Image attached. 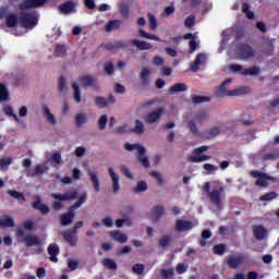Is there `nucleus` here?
I'll return each instance as SVG.
<instances>
[{"mask_svg":"<svg viewBox=\"0 0 279 279\" xmlns=\"http://www.w3.org/2000/svg\"><path fill=\"white\" fill-rule=\"evenodd\" d=\"M73 219H75V213L68 211L60 216V223L61 226H71V223H73Z\"/></svg>","mask_w":279,"mask_h":279,"instance_id":"obj_19","label":"nucleus"},{"mask_svg":"<svg viewBox=\"0 0 279 279\" xmlns=\"http://www.w3.org/2000/svg\"><path fill=\"white\" fill-rule=\"evenodd\" d=\"M72 88L74 90V100L76 101V104H81L82 90L80 89V85L77 83H73Z\"/></svg>","mask_w":279,"mask_h":279,"instance_id":"obj_33","label":"nucleus"},{"mask_svg":"<svg viewBox=\"0 0 279 279\" xmlns=\"http://www.w3.org/2000/svg\"><path fill=\"white\" fill-rule=\"evenodd\" d=\"M108 172L112 180L113 193H119V189H121V185H119V174L114 173V169H112V168H109Z\"/></svg>","mask_w":279,"mask_h":279,"instance_id":"obj_20","label":"nucleus"},{"mask_svg":"<svg viewBox=\"0 0 279 279\" xmlns=\"http://www.w3.org/2000/svg\"><path fill=\"white\" fill-rule=\"evenodd\" d=\"M227 245L226 244H216L214 245L213 252L214 254H216L217 256H223L226 254V250H227Z\"/></svg>","mask_w":279,"mask_h":279,"instance_id":"obj_35","label":"nucleus"},{"mask_svg":"<svg viewBox=\"0 0 279 279\" xmlns=\"http://www.w3.org/2000/svg\"><path fill=\"white\" fill-rule=\"evenodd\" d=\"M108 123V116L104 114L98 120V128L99 130H106V125Z\"/></svg>","mask_w":279,"mask_h":279,"instance_id":"obj_58","label":"nucleus"},{"mask_svg":"<svg viewBox=\"0 0 279 279\" xmlns=\"http://www.w3.org/2000/svg\"><path fill=\"white\" fill-rule=\"evenodd\" d=\"M141 38H146L147 40H160V37L154 35V34H149L147 32H145L144 29H140L138 32Z\"/></svg>","mask_w":279,"mask_h":279,"instance_id":"obj_40","label":"nucleus"},{"mask_svg":"<svg viewBox=\"0 0 279 279\" xmlns=\"http://www.w3.org/2000/svg\"><path fill=\"white\" fill-rule=\"evenodd\" d=\"M111 236L113 241H117L118 243H128V234L122 233L121 231L111 233Z\"/></svg>","mask_w":279,"mask_h":279,"instance_id":"obj_28","label":"nucleus"},{"mask_svg":"<svg viewBox=\"0 0 279 279\" xmlns=\"http://www.w3.org/2000/svg\"><path fill=\"white\" fill-rule=\"evenodd\" d=\"M54 53L59 58H64V56H66V47L64 45H58L54 49Z\"/></svg>","mask_w":279,"mask_h":279,"instance_id":"obj_46","label":"nucleus"},{"mask_svg":"<svg viewBox=\"0 0 279 279\" xmlns=\"http://www.w3.org/2000/svg\"><path fill=\"white\" fill-rule=\"evenodd\" d=\"M187 269H189V266L181 263L177 265L175 271L177 274H179V276H182V274H185Z\"/></svg>","mask_w":279,"mask_h":279,"instance_id":"obj_61","label":"nucleus"},{"mask_svg":"<svg viewBox=\"0 0 279 279\" xmlns=\"http://www.w3.org/2000/svg\"><path fill=\"white\" fill-rule=\"evenodd\" d=\"M162 114H165V108L159 107L157 110L148 113V116L146 117V121L151 124V123H156V121H159L160 118L162 117Z\"/></svg>","mask_w":279,"mask_h":279,"instance_id":"obj_11","label":"nucleus"},{"mask_svg":"<svg viewBox=\"0 0 279 279\" xmlns=\"http://www.w3.org/2000/svg\"><path fill=\"white\" fill-rule=\"evenodd\" d=\"M104 71L108 75H112L114 73V64L111 61H108L104 64Z\"/></svg>","mask_w":279,"mask_h":279,"instance_id":"obj_52","label":"nucleus"},{"mask_svg":"<svg viewBox=\"0 0 279 279\" xmlns=\"http://www.w3.org/2000/svg\"><path fill=\"white\" fill-rule=\"evenodd\" d=\"M94 101L97 108H100V109L108 108V99H106L105 97L97 96L94 99Z\"/></svg>","mask_w":279,"mask_h":279,"instance_id":"obj_34","label":"nucleus"},{"mask_svg":"<svg viewBox=\"0 0 279 279\" xmlns=\"http://www.w3.org/2000/svg\"><path fill=\"white\" fill-rule=\"evenodd\" d=\"M8 195L13 197V199H17L19 202L25 203L27 199L25 198V195L21 192H17L16 190H9Z\"/></svg>","mask_w":279,"mask_h":279,"instance_id":"obj_29","label":"nucleus"},{"mask_svg":"<svg viewBox=\"0 0 279 279\" xmlns=\"http://www.w3.org/2000/svg\"><path fill=\"white\" fill-rule=\"evenodd\" d=\"M104 267H107V269H111L112 271H117L118 266L117 262L112 260L111 258H105L102 260Z\"/></svg>","mask_w":279,"mask_h":279,"instance_id":"obj_36","label":"nucleus"},{"mask_svg":"<svg viewBox=\"0 0 279 279\" xmlns=\"http://www.w3.org/2000/svg\"><path fill=\"white\" fill-rule=\"evenodd\" d=\"M10 165H12V158L10 157L0 158V169H8Z\"/></svg>","mask_w":279,"mask_h":279,"instance_id":"obj_50","label":"nucleus"},{"mask_svg":"<svg viewBox=\"0 0 279 279\" xmlns=\"http://www.w3.org/2000/svg\"><path fill=\"white\" fill-rule=\"evenodd\" d=\"M147 182L140 181L135 187H133V193H145L147 191Z\"/></svg>","mask_w":279,"mask_h":279,"instance_id":"obj_39","label":"nucleus"},{"mask_svg":"<svg viewBox=\"0 0 279 279\" xmlns=\"http://www.w3.org/2000/svg\"><path fill=\"white\" fill-rule=\"evenodd\" d=\"M121 27V21L120 20H111L107 23L105 26L106 32H112L114 29H119Z\"/></svg>","mask_w":279,"mask_h":279,"instance_id":"obj_30","label":"nucleus"},{"mask_svg":"<svg viewBox=\"0 0 279 279\" xmlns=\"http://www.w3.org/2000/svg\"><path fill=\"white\" fill-rule=\"evenodd\" d=\"M189 90V87L184 83H177L169 88L170 95H175V93H184Z\"/></svg>","mask_w":279,"mask_h":279,"instance_id":"obj_25","label":"nucleus"},{"mask_svg":"<svg viewBox=\"0 0 279 279\" xmlns=\"http://www.w3.org/2000/svg\"><path fill=\"white\" fill-rule=\"evenodd\" d=\"M89 175V180L93 183L94 186V191L96 193H99V177H97V174L95 172H88Z\"/></svg>","mask_w":279,"mask_h":279,"instance_id":"obj_32","label":"nucleus"},{"mask_svg":"<svg viewBox=\"0 0 279 279\" xmlns=\"http://www.w3.org/2000/svg\"><path fill=\"white\" fill-rule=\"evenodd\" d=\"M0 227L1 228H14V219H12L8 215H4L2 218H0Z\"/></svg>","mask_w":279,"mask_h":279,"instance_id":"obj_27","label":"nucleus"},{"mask_svg":"<svg viewBox=\"0 0 279 279\" xmlns=\"http://www.w3.org/2000/svg\"><path fill=\"white\" fill-rule=\"evenodd\" d=\"M276 197H278V194L276 192H270V193H266L264 195H262L259 197L260 202H271L272 199H276Z\"/></svg>","mask_w":279,"mask_h":279,"instance_id":"obj_44","label":"nucleus"},{"mask_svg":"<svg viewBox=\"0 0 279 279\" xmlns=\"http://www.w3.org/2000/svg\"><path fill=\"white\" fill-rule=\"evenodd\" d=\"M120 171L121 173H123V175H125V178H128L129 180H134V174H132V171L125 167V166H122L120 168Z\"/></svg>","mask_w":279,"mask_h":279,"instance_id":"obj_54","label":"nucleus"},{"mask_svg":"<svg viewBox=\"0 0 279 279\" xmlns=\"http://www.w3.org/2000/svg\"><path fill=\"white\" fill-rule=\"evenodd\" d=\"M124 149H126V151H134V149H136L138 162L144 169H149V158L145 156V147L140 144H125Z\"/></svg>","mask_w":279,"mask_h":279,"instance_id":"obj_5","label":"nucleus"},{"mask_svg":"<svg viewBox=\"0 0 279 279\" xmlns=\"http://www.w3.org/2000/svg\"><path fill=\"white\" fill-rule=\"evenodd\" d=\"M4 114H8V117H12L14 119V121H16V123H19V121H21V119H19V116H16V113H14V109L11 106H8L4 108Z\"/></svg>","mask_w":279,"mask_h":279,"instance_id":"obj_47","label":"nucleus"},{"mask_svg":"<svg viewBox=\"0 0 279 279\" xmlns=\"http://www.w3.org/2000/svg\"><path fill=\"white\" fill-rule=\"evenodd\" d=\"M184 25L185 27H193V25H195V16L194 15H190L185 19V22H184Z\"/></svg>","mask_w":279,"mask_h":279,"instance_id":"obj_64","label":"nucleus"},{"mask_svg":"<svg viewBox=\"0 0 279 279\" xmlns=\"http://www.w3.org/2000/svg\"><path fill=\"white\" fill-rule=\"evenodd\" d=\"M24 243L27 247H34V245H40V239L36 235L27 234L24 238Z\"/></svg>","mask_w":279,"mask_h":279,"instance_id":"obj_24","label":"nucleus"},{"mask_svg":"<svg viewBox=\"0 0 279 279\" xmlns=\"http://www.w3.org/2000/svg\"><path fill=\"white\" fill-rule=\"evenodd\" d=\"M66 88V78L64 76H61L58 81V90L59 93H62Z\"/></svg>","mask_w":279,"mask_h":279,"instance_id":"obj_59","label":"nucleus"},{"mask_svg":"<svg viewBox=\"0 0 279 279\" xmlns=\"http://www.w3.org/2000/svg\"><path fill=\"white\" fill-rule=\"evenodd\" d=\"M75 122L77 128H82L86 123V113H77L75 116Z\"/></svg>","mask_w":279,"mask_h":279,"instance_id":"obj_45","label":"nucleus"},{"mask_svg":"<svg viewBox=\"0 0 279 279\" xmlns=\"http://www.w3.org/2000/svg\"><path fill=\"white\" fill-rule=\"evenodd\" d=\"M134 134H143L145 132V124L141 120H135V126L132 129Z\"/></svg>","mask_w":279,"mask_h":279,"instance_id":"obj_37","label":"nucleus"},{"mask_svg":"<svg viewBox=\"0 0 279 279\" xmlns=\"http://www.w3.org/2000/svg\"><path fill=\"white\" fill-rule=\"evenodd\" d=\"M193 104H204L210 101V97L207 96H194L192 99Z\"/></svg>","mask_w":279,"mask_h":279,"instance_id":"obj_57","label":"nucleus"},{"mask_svg":"<svg viewBox=\"0 0 279 279\" xmlns=\"http://www.w3.org/2000/svg\"><path fill=\"white\" fill-rule=\"evenodd\" d=\"M59 11L61 12V14H71L72 12H75V2L66 1L60 4Z\"/></svg>","mask_w":279,"mask_h":279,"instance_id":"obj_14","label":"nucleus"},{"mask_svg":"<svg viewBox=\"0 0 279 279\" xmlns=\"http://www.w3.org/2000/svg\"><path fill=\"white\" fill-rule=\"evenodd\" d=\"M45 169H47V167H45V165H37L35 167L33 175H43L45 173Z\"/></svg>","mask_w":279,"mask_h":279,"instance_id":"obj_60","label":"nucleus"},{"mask_svg":"<svg viewBox=\"0 0 279 279\" xmlns=\"http://www.w3.org/2000/svg\"><path fill=\"white\" fill-rule=\"evenodd\" d=\"M252 178H257L255 184L256 186H268V180L270 179L267 173L260 172L258 170L251 171Z\"/></svg>","mask_w":279,"mask_h":279,"instance_id":"obj_7","label":"nucleus"},{"mask_svg":"<svg viewBox=\"0 0 279 279\" xmlns=\"http://www.w3.org/2000/svg\"><path fill=\"white\" fill-rule=\"evenodd\" d=\"M49 0H25L19 4L20 15L19 21L22 27L25 29H34L38 25V19L40 15L37 11L25 12L27 10H34L35 8H43Z\"/></svg>","mask_w":279,"mask_h":279,"instance_id":"obj_1","label":"nucleus"},{"mask_svg":"<svg viewBox=\"0 0 279 279\" xmlns=\"http://www.w3.org/2000/svg\"><path fill=\"white\" fill-rule=\"evenodd\" d=\"M232 82V78H227L225 82L220 85L218 89L219 97H236L239 95H247L250 93L248 87H241L238 89L229 90L228 84Z\"/></svg>","mask_w":279,"mask_h":279,"instance_id":"obj_3","label":"nucleus"},{"mask_svg":"<svg viewBox=\"0 0 279 279\" xmlns=\"http://www.w3.org/2000/svg\"><path fill=\"white\" fill-rule=\"evenodd\" d=\"M170 243H171V235H162L159 239V247H169Z\"/></svg>","mask_w":279,"mask_h":279,"instance_id":"obj_49","label":"nucleus"},{"mask_svg":"<svg viewBox=\"0 0 279 279\" xmlns=\"http://www.w3.org/2000/svg\"><path fill=\"white\" fill-rule=\"evenodd\" d=\"M195 120L198 122V123H205V121H208V112L206 111H198L196 114H195Z\"/></svg>","mask_w":279,"mask_h":279,"instance_id":"obj_41","label":"nucleus"},{"mask_svg":"<svg viewBox=\"0 0 279 279\" xmlns=\"http://www.w3.org/2000/svg\"><path fill=\"white\" fill-rule=\"evenodd\" d=\"M34 210H39L41 215H49L51 211V208L49 206L45 205L40 197H36V199L32 204Z\"/></svg>","mask_w":279,"mask_h":279,"instance_id":"obj_10","label":"nucleus"},{"mask_svg":"<svg viewBox=\"0 0 279 279\" xmlns=\"http://www.w3.org/2000/svg\"><path fill=\"white\" fill-rule=\"evenodd\" d=\"M151 75V71L147 68H143L140 74V80L142 82V86H149V76Z\"/></svg>","mask_w":279,"mask_h":279,"instance_id":"obj_22","label":"nucleus"},{"mask_svg":"<svg viewBox=\"0 0 279 279\" xmlns=\"http://www.w3.org/2000/svg\"><path fill=\"white\" fill-rule=\"evenodd\" d=\"M267 234H268V232L265 229V227H263V225H257V226L253 227V236L257 241H263L267 236Z\"/></svg>","mask_w":279,"mask_h":279,"instance_id":"obj_12","label":"nucleus"},{"mask_svg":"<svg viewBox=\"0 0 279 279\" xmlns=\"http://www.w3.org/2000/svg\"><path fill=\"white\" fill-rule=\"evenodd\" d=\"M242 12L245 13L246 17H248L251 21L254 19V12L250 11V3L244 2L242 4Z\"/></svg>","mask_w":279,"mask_h":279,"instance_id":"obj_48","label":"nucleus"},{"mask_svg":"<svg viewBox=\"0 0 279 279\" xmlns=\"http://www.w3.org/2000/svg\"><path fill=\"white\" fill-rule=\"evenodd\" d=\"M236 53L240 58V60H250L254 58L255 51L254 48L248 44H239L236 47Z\"/></svg>","mask_w":279,"mask_h":279,"instance_id":"obj_6","label":"nucleus"},{"mask_svg":"<svg viewBox=\"0 0 279 279\" xmlns=\"http://www.w3.org/2000/svg\"><path fill=\"white\" fill-rule=\"evenodd\" d=\"M8 99H10L8 87H5L3 84H0V101H8Z\"/></svg>","mask_w":279,"mask_h":279,"instance_id":"obj_38","label":"nucleus"},{"mask_svg":"<svg viewBox=\"0 0 279 279\" xmlns=\"http://www.w3.org/2000/svg\"><path fill=\"white\" fill-rule=\"evenodd\" d=\"M78 82L80 84H82V86H84V88H86L88 86H95L97 77L90 75H83L78 78Z\"/></svg>","mask_w":279,"mask_h":279,"instance_id":"obj_18","label":"nucleus"},{"mask_svg":"<svg viewBox=\"0 0 279 279\" xmlns=\"http://www.w3.org/2000/svg\"><path fill=\"white\" fill-rule=\"evenodd\" d=\"M206 160H210V156L208 155H193L189 157L190 162H206Z\"/></svg>","mask_w":279,"mask_h":279,"instance_id":"obj_31","label":"nucleus"},{"mask_svg":"<svg viewBox=\"0 0 279 279\" xmlns=\"http://www.w3.org/2000/svg\"><path fill=\"white\" fill-rule=\"evenodd\" d=\"M105 49H107V51H112L113 53H117V51H119V45L118 43H109L105 45Z\"/></svg>","mask_w":279,"mask_h":279,"instance_id":"obj_55","label":"nucleus"},{"mask_svg":"<svg viewBox=\"0 0 279 279\" xmlns=\"http://www.w3.org/2000/svg\"><path fill=\"white\" fill-rule=\"evenodd\" d=\"M174 230L177 232H189V230H193V222L190 220L178 219L175 221Z\"/></svg>","mask_w":279,"mask_h":279,"instance_id":"obj_8","label":"nucleus"},{"mask_svg":"<svg viewBox=\"0 0 279 279\" xmlns=\"http://www.w3.org/2000/svg\"><path fill=\"white\" fill-rule=\"evenodd\" d=\"M5 25L9 27V29H12L16 25H19V16L16 13H11L5 19Z\"/></svg>","mask_w":279,"mask_h":279,"instance_id":"obj_23","label":"nucleus"},{"mask_svg":"<svg viewBox=\"0 0 279 279\" xmlns=\"http://www.w3.org/2000/svg\"><path fill=\"white\" fill-rule=\"evenodd\" d=\"M258 73H260V68L258 66H252V68L242 70V75H258Z\"/></svg>","mask_w":279,"mask_h":279,"instance_id":"obj_42","label":"nucleus"},{"mask_svg":"<svg viewBox=\"0 0 279 279\" xmlns=\"http://www.w3.org/2000/svg\"><path fill=\"white\" fill-rule=\"evenodd\" d=\"M162 215H165V206L157 205V206L153 207V209L150 211V217H151L153 221H158L160 219V217H162Z\"/></svg>","mask_w":279,"mask_h":279,"instance_id":"obj_17","label":"nucleus"},{"mask_svg":"<svg viewBox=\"0 0 279 279\" xmlns=\"http://www.w3.org/2000/svg\"><path fill=\"white\" fill-rule=\"evenodd\" d=\"M130 44L132 45V47H136L140 51H149V49H151V44H149L147 41H141L138 39H132L130 41Z\"/></svg>","mask_w":279,"mask_h":279,"instance_id":"obj_15","label":"nucleus"},{"mask_svg":"<svg viewBox=\"0 0 279 279\" xmlns=\"http://www.w3.org/2000/svg\"><path fill=\"white\" fill-rule=\"evenodd\" d=\"M41 110H43L44 118L46 119V121H48V123H50L51 125H56V123H58V121L56 120V116L51 113V111L49 110V107L44 105L41 107Z\"/></svg>","mask_w":279,"mask_h":279,"instance_id":"obj_21","label":"nucleus"},{"mask_svg":"<svg viewBox=\"0 0 279 279\" xmlns=\"http://www.w3.org/2000/svg\"><path fill=\"white\" fill-rule=\"evenodd\" d=\"M52 199H59V202H69L71 199H77L78 204L82 206L84 202H86V194H81L78 191L71 190L65 192L64 194H51Z\"/></svg>","mask_w":279,"mask_h":279,"instance_id":"obj_4","label":"nucleus"},{"mask_svg":"<svg viewBox=\"0 0 279 279\" xmlns=\"http://www.w3.org/2000/svg\"><path fill=\"white\" fill-rule=\"evenodd\" d=\"M48 254L51 263H58V255L60 254V246L56 243H51L48 246Z\"/></svg>","mask_w":279,"mask_h":279,"instance_id":"obj_13","label":"nucleus"},{"mask_svg":"<svg viewBox=\"0 0 279 279\" xmlns=\"http://www.w3.org/2000/svg\"><path fill=\"white\" fill-rule=\"evenodd\" d=\"M205 62H206V54L198 53L195 58L194 63H192L191 65V71H193V73H196V71H199V66H202V64H204Z\"/></svg>","mask_w":279,"mask_h":279,"instance_id":"obj_16","label":"nucleus"},{"mask_svg":"<svg viewBox=\"0 0 279 279\" xmlns=\"http://www.w3.org/2000/svg\"><path fill=\"white\" fill-rule=\"evenodd\" d=\"M221 134V130L218 126H213L208 131L207 138H215L216 136H219Z\"/></svg>","mask_w":279,"mask_h":279,"instance_id":"obj_51","label":"nucleus"},{"mask_svg":"<svg viewBox=\"0 0 279 279\" xmlns=\"http://www.w3.org/2000/svg\"><path fill=\"white\" fill-rule=\"evenodd\" d=\"M148 17V25H149V29H156V27H158V20H156V16L151 13L147 14Z\"/></svg>","mask_w":279,"mask_h":279,"instance_id":"obj_43","label":"nucleus"},{"mask_svg":"<svg viewBox=\"0 0 279 279\" xmlns=\"http://www.w3.org/2000/svg\"><path fill=\"white\" fill-rule=\"evenodd\" d=\"M279 154L278 153H268L265 154L263 160H278Z\"/></svg>","mask_w":279,"mask_h":279,"instance_id":"obj_63","label":"nucleus"},{"mask_svg":"<svg viewBox=\"0 0 279 279\" xmlns=\"http://www.w3.org/2000/svg\"><path fill=\"white\" fill-rule=\"evenodd\" d=\"M132 269L136 274V276H141L145 271V265H143V264H135L132 267Z\"/></svg>","mask_w":279,"mask_h":279,"instance_id":"obj_56","label":"nucleus"},{"mask_svg":"<svg viewBox=\"0 0 279 279\" xmlns=\"http://www.w3.org/2000/svg\"><path fill=\"white\" fill-rule=\"evenodd\" d=\"M243 260H245L243 254H238L236 256H229L227 259V265H229L231 269H236L239 266L243 265Z\"/></svg>","mask_w":279,"mask_h":279,"instance_id":"obj_9","label":"nucleus"},{"mask_svg":"<svg viewBox=\"0 0 279 279\" xmlns=\"http://www.w3.org/2000/svg\"><path fill=\"white\" fill-rule=\"evenodd\" d=\"M174 274L175 272L173 271V269H163V270H161V276H162L163 279L173 278Z\"/></svg>","mask_w":279,"mask_h":279,"instance_id":"obj_62","label":"nucleus"},{"mask_svg":"<svg viewBox=\"0 0 279 279\" xmlns=\"http://www.w3.org/2000/svg\"><path fill=\"white\" fill-rule=\"evenodd\" d=\"M63 239L71 245V247H75L77 245V235H73L69 231L63 232Z\"/></svg>","mask_w":279,"mask_h":279,"instance_id":"obj_26","label":"nucleus"},{"mask_svg":"<svg viewBox=\"0 0 279 279\" xmlns=\"http://www.w3.org/2000/svg\"><path fill=\"white\" fill-rule=\"evenodd\" d=\"M203 193H207V197L210 204H214L217 208H221V202L223 201V193H226V186L214 189L210 191V182H206L203 186Z\"/></svg>","mask_w":279,"mask_h":279,"instance_id":"obj_2","label":"nucleus"},{"mask_svg":"<svg viewBox=\"0 0 279 279\" xmlns=\"http://www.w3.org/2000/svg\"><path fill=\"white\" fill-rule=\"evenodd\" d=\"M187 128L192 132V134H195V136H199V130L197 129V124H195V121L191 120L187 123Z\"/></svg>","mask_w":279,"mask_h":279,"instance_id":"obj_53","label":"nucleus"}]
</instances>
